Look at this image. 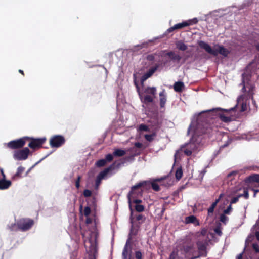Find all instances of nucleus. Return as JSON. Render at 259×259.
Here are the masks:
<instances>
[{"mask_svg": "<svg viewBox=\"0 0 259 259\" xmlns=\"http://www.w3.org/2000/svg\"><path fill=\"white\" fill-rule=\"evenodd\" d=\"M243 99V95L239 96L237 99V103L234 107L228 109L217 107L203 110L199 113L195 114L194 117L196 118V122L192 121L187 132L189 134L191 130L193 132V134L189 142L182 145L179 149L176 151L174 155L175 163L177 158H180L182 152L187 156H190L193 152L200 150L203 145L202 135L210 132L213 119L218 117L224 122L228 123L231 121L232 117L226 116L222 111L228 113L236 111L239 100Z\"/></svg>", "mask_w": 259, "mask_h": 259, "instance_id": "obj_1", "label": "nucleus"}, {"mask_svg": "<svg viewBox=\"0 0 259 259\" xmlns=\"http://www.w3.org/2000/svg\"><path fill=\"white\" fill-rule=\"evenodd\" d=\"M198 44L200 48L213 56H217L220 54L224 57H227L230 53V51L228 49L219 44H214L213 48L208 43L203 40L199 41Z\"/></svg>", "mask_w": 259, "mask_h": 259, "instance_id": "obj_2", "label": "nucleus"}, {"mask_svg": "<svg viewBox=\"0 0 259 259\" xmlns=\"http://www.w3.org/2000/svg\"><path fill=\"white\" fill-rule=\"evenodd\" d=\"M149 187V186L148 185V183H147V181H141L136 184V185L132 186L131 191L128 193L127 195L128 199V207L130 210L131 212V214H132L134 212V209L132 208V207L131 206V199L130 198V195H137L139 193L141 195L142 193V190L138 192H137L136 191L142 188L148 190Z\"/></svg>", "mask_w": 259, "mask_h": 259, "instance_id": "obj_3", "label": "nucleus"}, {"mask_svg": "<svg viewBox=\"0 0 259 259\" xmlns=\"http://www.w3.org/2000/svg\"><path fill=\"white\" fill-rule=\"evenodd\" d=\"M130 213H131V214H130V222H131V223L132 224V225H131V227L130 228V233L128 235L127 239L126 240L125 244L124 245L123 248L132 250V248L131 245V241L132 240V236H136L138 234V231H139V229L140 228V223H139V224H134L133 218V213L132 214H131V211H130Z\"/></svg>", "mask_w": 259, "mask_h": 259, "instance_id": "obj_4", "label": "nucleus"}, {"mask_svg": "<svg viewBox=\"0 0 259 259\" xmlns=\"http://www.w3.org/2000/svg\"><path fill=\"white\" fill-rule=\"evenodd\" d=\"M159 57H167L170 61L173 62L179 63L182 59L183 56L174 51H168L167 50H162L158 52Z\"/></svg>", "mask_w": 259, "mask_h": 259, "instance_id": "obj_5", "label": "nucleus"}, {"mask_svg": "<svg viewBox=\"0 0 259 259\" xmlns=\"http://www.w3.org/2000/svg\"><path fill=\"white\" fill-rule=\"evenodd\" d=\"M133 81L141 102L144 104L152 103L154 101L153 97L148 94L143 95V94L141 93L139 85V82L137 79L136 75L135 74H133Z\"/></svg>", "mask_w": 259, "mask_h": 259, "instance_id": "obj_6", "label": "nucleus"}, {"mask_svg": "<svg viewBox=\"0 0 259 259\" xmlns=\"http://www.w3.org/2000/svg\"><path fill=\"white\" fill-rule=\"evenodd\" d=\"M93 238L90 239V245L87 252L89 259H96L98 255V248L97 246V234H93Z\"/></svg>", "mask_w": 259, "mask_h": 259, "instance_id": "obj_7", "label": "nucleus"}, {"mask_svg": "<svg viewBox=\"0 0 259 259\" xmlns=\"http://www.w3.org/2000/svg\"><path fill=\"white\" fill-rule=\"evenodd\" d=\"M31 154L28 147H24L22 149L15 150L13 153V158L16 160H25Z\"/></svg>", "mask_w": 259, "mask_h": 259, "instance_id": "obj_8", "label": "nucleus"}, {"mask_svg": "<svg viewBox=\"0 0 259 259\" xmlns=\"http://www.w3.org/2000/svg\"><path fill=\"white\" fill-rule=\"evenodd\" d=\"M65 141V138L64 136L62 135H55L50 138L49 144L51 147L58 148L63 145Z\"/></svg>", "mask_w": 259, "mask_h": 259, "instance_id": "obj_9", "label": "nucleus"}, {"mask_svg": "<svg viewBox=\"0 0 259 259\" xmlns=\"http://www.w3.org/2000/svg\"><path fill=\"white\" fill-rule=\"evenodd\" d=\"M115 162H113L109 166L105 168L104 170L100 171L96 177L95 179L96 184L100 185L103 179H105L106 176L115 169Z\"/></svg>", "mask_w": 259, "mask_h": 259, "instance_id": "obj_10", "label": "nucleus"}, {"mask_svg": "<svg viewBox=\"0 0 259 259\" xmlns=\"http://www.w3.org/2000/svg\"><path fill=\"white\" fill-rule=\"evenodd\" d=\"M145 148V146L142 143L136 142L134 143L132 147L126 148V151L130 154L136 157L140 155Z\"/></svg>", "mask_w": 259, "mask_h": 259, "instance_id": "obj_11", "label": "nucleus"}, {"mask_svg": "<svg viewBox=\"0 0 259 259\" xmlns=\"http://www.w3.org/2000/svg\"><path fill=\"white\" fill-rule=\"evenodd\" d=\"M34 221L29 218H22L18 220V225L20 230L26 231L29 230L33 225Z\"/></svg>", "mask_w": 259, "mask_h": 259, "instance_id": "obj_12", "label": "nucleus"}, {"mask_svg": "<svg viewBox=\"0 0 259 259\" xmlns=\"http://www.w3.org/2000/svg\"><path fill=\"white\" fill-rule=\"evenodd\" d=\"M189 24H187L186 22H183L182 21L181 23H177L175 25H174L173 26L170 27L168 29L166 30V31L162 35H160L159 36H156L157 38H158V39H161L162 38H163L164 37L167 36L168 34L176 30H179L183 29L185 27H186L188 26Z\"/></svg>", "mask_w": 259, "mask_h": 259, "instance_id": "obj_13", "label": "nucleus"}, {"mask_svg": "<svg viewBox=\"0 0 259 259\" xmlns=\"http://www.w3.org/2000/svg\"><path fill=\"white\" fill-rule=\"evenodd\" d=\"M46 140L47 138L46 137L32 138V140L28 144V147L34 150L40 148L42 147V145Z\"/></svg>", "mask_w": 259, "mask_h": 259, "instance_id": "obj_14", "label": "nucleus"}, {"mask_svg": "<svg viewBox=\"0 0 259 259\" xmlns=\"http://www.w3.org/2000/svg\"><path fill=\"white\" fill-rule=\"evenodd\" d=\"M25 143V140L19 138L10 141L7 143V146L11 149H17L22 148Z\"/></svg>", "mask_w": 259, "mask_h": 259, "instance_id": "obj_15", "label": "nucleus"}, {"mask_svg": "<svg viewBox=\"0 0 259 259\" xmlns=\"http://www.w3.org/2000/svg\"><path fill=\"white\" fill-rule=\"evenodd\" d=\"M252 63H250L249 64L247 65L246 67V71L245 72H244L242 74V82L240 84V85H242V88L241 89L243 92H245L246 91L245 83V81L248 82L251 77L252 74L250 71H248L247 69L249 68V66L251 65Z\"/></svg>", "mask_w": 259, "mask_h": 259, "instance_id": "obj_16", "label": "nucleus"}, {"mask_svg": "<svg viewBox=\"0 0 259 259\" xmlns=\"http://www.w3.org/2000/svg\"><path fill=\"white\" fill-rule=\"evenodd\" d=\"M113 160V156L111 153H109L105 156L104 158L97 160L95 165L97 167L101 168L105 166L108 162Z\"/></svg>", "mask_w": 259, "mask_h": 259, "instance_id": "obj_17", "label": "nucleus"}, {"mask_svg": "<svg viewBox=\"0 0 259 259\" xmlns=\"http://www.w3.org/2000/svg\"><path fill=\"white\" fill-rule=\"evenodd\" d=\"M135 156H134L133 155L130 154L128 156H126L123 158L121 159V161L118 163H116V161L115 164V169L119 168L120 166L122 165H123L125 163H131L133 162H134L135 160Z\"/></svg>", "mask_w": 259, "mask_h": 259, "instance_id": "obj_18", "label": "nucleus"}, {"mask_svg": "<svg viewBox=\"0 0 259 259\" xmlns=\"http://www.w3.org/2000/svg\"><path fill=\"white\" fill-rule=\"evenodd\" d=\"M166 178V176L162 177L160 178H157L152 182H150L147 181V183H148L149 187L148 189H150L151 187L155 191H160V187L159 185L156 183V182H161L162 180L165 179Z\"/></svg>", "mask_w": 259, "mask_h": 259, "instance_id": "obj_19", "label": "nucleus"}, {"mask_svg": "<svg viewBox=\"0 0 259 259\" xmlns=\"http://www.w3.org/2000/svg\"><path fill=\"white\" fill-rule=\"evenodd\" d=\"M158 38L156 37H153L152 39H149L147 41H144L140 44L134 46L133 50L134 51H138L143 48H146L147 46L152 42H154L156 40H158Z\"/></svg>", "mask_w": 259, "mask_h": 259, "instance_id": "obj_20", "label": "nucleus"}, {"mask_svg": "<svg viewBox=\"0 0 259 259\" xmlns=\"http://www.w3.org/2000/svg\"><path fill=\"white\" fill-rule=\"evenodd\" d=\"M161 123L157 119H153L151 120L149 123V126L150 131L157 132L160 128Z\"/></svg>", "mask_w": 259, "mask_h": 259, "instance_id": "obj_21", "label": "nucleus"}, {"mask_svg": "<svg viewBox=\"0 0 259 259\" xmlns=\"http://www.w3.org/2000/svg\"><path fill=\"white\" fill-rule=\"evenodd\" d=\"M196 245L198 248L199 253H206L207 254V246L208 243L206 242H203L202 241H198L196 242Z\"/></svg>", "mask_w": 259, "mask_h": 259, "instance_id": "obj_22", "label": "nucleus"}, {"mask_svg": "<svg viewBox=\"0 0 259 259\" xmlns=\"http://www.w3.org/2000/svg\"><path fill=\"white\" fill-rule=\"evenodd\" d=\"M181 250L183 251L186 254H193L196 252L194 250V245L193 244L189 245H183L181 248Z\"/></svg>", "mask_w": 259, "mask_h": 259, "instance_id": "obj_23", "label": "nucleus"}, {"mask_svg": "<svg viewBox=\"0 0 259 259\" xmlns=\"http://www.w3.org/2000/svg\"><path fill=\"white\" fill-rule=\"evenodd\" d=\"M173 88L175 92H182L185 88L184 83L182 81H178L174 83Z\"/></svg>", "mask_w": 259, "mask_h": 259, "instance_id": "obj_24", "label": "nucleus"}, {"mask_svg": "<svg viewBox=\"0 0 259 259\" xmlns=\"http://www.w3.org/2000/svg\"><path fill=\"white\" fill-rule=\"evenodd\" d=\"M246 183H251L253 182L259 183V174H254L247 177L245 179Z\"/></svg>", "mask_w": 259, "mask_h": 259, "instance_id": "obj_25", "label": "nucleus"}, {"mask_svg": "<svg viewBox=\"0 0 259 259\" xmlns=\"http://www.w3.org/2000/svg\"><path fill=\"white\" fill-rule=\"evenodd\" d=\"M246 183H251L253 182L259 183V174H254L247 177L245 179Z\"/></svg>", "mask_w": 259, "mask_h": 259, "instance_id": "obj_26", "label": "nucleus"}, {"mask_svg": "<svg viewBox=\"0 0 259 259\" xmlns=\"http://www.w3.org/2000/svg\"><path fill=\"white\" fill-rule=\"evenodd\" d=\"M11 181L7 179H0V190L8 189L11 185Z\"/></svg>", "mask_w": 259, "mask_h": 259, "instance_id": "obj_27", "label": "nucleus"}, {"mask_svg": "<svg viewBox=\"0 0 259 259\" xmlns=\"http://www.w3.org/2000/svg\"><path fill=\"white\" fill-rule=\"evenodd\" d=\"M154 73L153 72V71L150 70V69L145 72L141 77L140 78V83L142 86H144V82L148 79L149 78H150L151 76H152V75Z\"/></svg>", "mask_w": 259, "mask_h": 259, "instance_id": "obj_28", "label": "nucleus"}, {"mask_svg": "<svg viewBox=\"0 0 259 259\" xmlns=\"http://www.w3.org/2000/svg\"><path fill=\"white\" fill-rule=\"evenodd\" d=\"M127 153L126 149L125 150H123L122 149L116 148L114 149V151L111 155L113 156V158L114 157H121L124 156Z\"/></svg>", "mask_w": 259, "mask_h": 259, "instance_id": "obj_29", "label": "nucleus"}, {"mask_svg": "<svg viewBox=\"0 0 259 259\" xmlns=\"http://www.w3.org/2000/svg\"><path fill=\"white\" fill-rule=\"evenodd\" d=\"M176 48L181 51H185L188 49V46L183 40H180L176 42Z\"/></svg>", "mask_w": 259, "mask_h": 259, "instance_id": "obj_30", "label": "nucleus"}, {"mask_svg": "<svg viewBox=\"0 0 259 259\" xmlns=\"http://www.w3.org/2000/svg\"><path fill=\"white\" fill-rule=\"evenodd\" d=\"M160 96V106L161 108H163L165 106L166 102V96L165 94V91L163 90L159 93Z\"/></svg>", "mask_w": 259, "mask_h": 259, "instance_id": "obj_31", "label": "nucleus"}, {"mask_svg": "<svg viewBox=\"0 0 259 259\" xmlns=\"http://www.w3.org/2000/svg\"><path fill=\"white\" fill-rule=\"evenodd\" d=\"M132 250L123 248L122 252V259H132Z\"/></svg>", "mask_w": 259, "mask_h": 259, "instance_id": "obj_32", "label": "nucleus"}, {"mask_svg": "<svg viewBox=\"0 0 259 259\" xmlns=\"http://www.w3.org/2000/svg\"><path fill=\"white\" fill-rule=\"evenodd\" d=\"M25 168L22 166H20L17 168V172L13 176V180H17L22 178L21 174L24 170Z\"/></svg>", "mask_w": 259, "mask_h": 259, "instance_id": "obj_33", "label": "nucleus"}, {"mask_svg": "<svg viewBox=\"0 0 259 259\" xmlns=\"http://www.w3.org/2000/svg\"><path fill=\"white\" fill-rule=\"evenodd\" d=\"M208 229L206 227L202 228L199 231H197L195 233L194 237L196 238H199L201 236H205L207 235Z\"/></svg>", "mask_w": 259, "mask_h": 259, "instance_id": "obj_34", "label": "nucleus"}, {"mask_svg": "<svg viewBox=\"0 0 259 259\" xmlns=\"http://www.w3.org/2000/svg\"><path fill=\"white\" fill-rule=\"evenodd\" d=\"M144 93H146L147 94H150L152 97L154 98L155 97V94L156 93V89L155 87H148L146 89L144 90Z\"/></svg>", "mask_w": 259, "mask_h": 259, "instance_id": "obj_35", "label": "nucleus"}, {"mask_svg": "<svg viewBox=\"0 0 259 259\" xmlns=\"http://www.w3.org/2000/svg\"><path fill=\"white\" fill-rule=\"evenodd\" d=\"M53 152H50L48 154H47L45 156L42 157L41 159H40L38 161L36 162L33 165H32L28 170L26 171L25 174V176H27L29 172L37 164H38L39 163H40L42 160H44L45 159H46L48 156H49L50 154L52 153Z\"/></svg>", "mask_w": 259, "mask_h": 259, "instance_id": "obj_36", "label": "nucleus"}, {"mask_svg": "<svg viewBox=\"0 0 259 259\" xmlns=\"http://www.w3.org/2000/svg\"><path fill=\"white\" fill-rule=\"evenodd\" d=\"M8 227L11 231H17L18 230H20L19 226L18 225V220L16 223H12L8 225Z\"/></svg>", "mask_w": 259, "mask_h": 259, "instance_id": "obj_37", "label": "nucleus"}, {"mask_svg": "<svg viewBox=\"0 0 259 259\" xmlns=\"http://www.w3.org/2000/svg\"><path fill=\"white\" fill-rule=\"evenodd\" d=\"M183 175V172L182 167H178L175 173L176 179L178 181L180 180L182 178Z\"/></svg>", "mask_w": 259, "mask_h": 259, "instance_id": "obj_38", "label": "nucleus"}, {"mask_svg": "<svg viewBox=\"0 0 259 259\" xmlns=\"http://www.w3.org/2000/svg\"><path fill=\"white\" fill-rule=\"evenodd\" d=\"M88 204L90 207L96 209L97 207V199L95 196H93L91 198V200L88 202Z\"/></svg>", "mask_w": 259, "mask_h": 259, "instance_id": "obj_39", "label": "nucleus"}, {"mask_svg": "<svg viewBox=\"0 0 259 259\" xmlns=\"http://www.w3.org/2000/svg\"><path fill=\"white\" fill-rule=\"evenodd\" d=\"M135 195H130V198L131 199V206H132L133 209V206H132V203H134L135 204H140V203H141L142 202V200L136 198Z\"/></svg>", "mask_w": 259, "mask_h": 259, "instance_id": "obj_40", "label": "nucleus"}, {"mask_svg": "<svg viewBox=\"0 0 259 259\" xmlns=\"http://www.w3.org/2000/svg\"><path fill=\"white\" fill-rule=\"evenodd\" d=\"M196 216L194 215H191L185 218V223L186 224H193L194 223V220L196 219Z\"/></svg>", "mask_w": 259, "mask_h": 259, "instance_id": "obj_41", "label": "nucleus"}, {"mask_svg": "<svg viewBox=\"0 0 259 259\" xmlns=\"http://www.w3.org/2000/svg\"><path fill=\"white\" fill-rule=\"evenodd\" d=\"M157 56H158V53L157 52L148 54L146 56V59L148 61L153 62L155 60V57Z\"/></svg>", "mask_w": 259, "mask_h": 259, "instance_id": "obj_42", "label": "nucleus"}, {"mask_svg": "<svg viewBox=\"0 0 259 259\" xmlns=\"http://www.w3.org/2000/svg\"><path fill=\"white\" fill-rule=\"evenodd\" d=\"M252 0H245L242 3V4L240 6L239 9L241 10L242 9H246V8L248 7L252 4Z\"/></svg>", "mask_w": 259, "mask_h": 259, "instance_id": "obj_43", "label": "nucleus"}, {"mask_svg": "<svg viewBox=\"0 0 259 259\" xmlns=\"http://www.w3.org/2000/svg\"><path fill=\"white\" fill-rule=\"evenodd\" d=\"M152 132V133L150 134L145 135V138L148 142H151L153 141L154 137L156 135V133L155 132Z\"/></svg>", "mask_w": 259, "mask_h": 259, "instance_id": "obj_44", "label": "nucleus"}, {"mask_svg": "<svg viewBox=\"0 0 259 259\" xmlns=\"http://www.w3.org/2000/svg\"><path fill=\"white\" fill-rule=\"evenodd\" d=\"M160 67H163L160 60L158 61V63H156L154 66L151 67L150 69L151 70L153 73L156 72L158 68Z\"/></svg>", "mask_w": 259, "mask_h": 259, "instance_id": "obj_45", "label": "nucleus"}, {"mask_svg": "<svg viewBox=\"0 0 259 259\" xmlns=\"http://www.w3.org/2000/svg\"><path fill=\"white\" fill-rule=\"evenodd\" d=\"M198 19L196 17L193 18V19H189L188 20L183 21V22H186L189 25L188 26L190 25L196 24L198 22Z\"/></svg>", "mask_w": 259, "mask_h": 259, "instance_id": "obj_46", "label": "nucleus"}, {"mask_svg": "<svg viewBox=\"0 0 259 259\" xmlns=\"http://www.w3.org/2000/svg\"><path fill=\"white\" fill-rule=\"evenodd\" d=\"M134 207L138 212H142L145 210V206L143 205L137 204Z\"/></svg>", "mask_w": 259, "mask_h": 259, "instance_id": "obj_47", "label": "nucleus"}, {"mask_svg": "<svg viewBox=\"0 0 259 259\" xmlns=\"http://www.w3.org/2000/svg\"><path fill=\"white\" fill-rule=\"evenodd\" d=\"M247 240H248V239L247 238L246 239V241H245V247H244L242 252L241 253H240V254L237 255V256H236V259H242L243 258V255L244 253L245 252V251L246 250L247 251L249 250V249H246Z\"/></svg>", "mask_w": 259, "mask_h": 259, "instance_id": "obj_48", "label": "nucleus"}, {"mask_svg": "<svg viewBox=\"0 0 259 259\" xmlns=\"http://www.w3.org/2000/svg\"><path fill=\"white\" fill-rule=\"evenodd\" d=\"M233 139L232 138L229 137L226 141H225V143L221 145L220 147V148L222 150L223 148L227 147L232 142Z\"/></svg>", "mask_w": 259, "mask_h": 259, "instance_id": "obj_49", "label": "nucleus"}, {"mask_svg": "<svg viewBox=\"0 0 259 259\" xmlns=\"http://www.w3.org/2000/svg\"><path fill=\"white\" fill-rule=\"evenodd\" d=\"M139 130L140 131H145V132H150V131L149 125H146L144 124H140L139 126Z\"/></svg>", "mask_w": 259, "mask_h": 259, "instance_id": "obj_50", "label": "nucleus"}, {"mask_svg": "<svg viewBox=\"0 0 259 259\" xmlns=\"http://www.w3.org/2000/svg\"><path fill=\"white\" fill-rule=\"evenodd\" d=\"M162 58H163L162 60H160V61L162 66L163 67H164L166 65H167V64H168L171 61H170V59H169V58L167 57H164Z\"/></svg>", "mask_w": 259, "mask_h": 259, "instance_id": "obj_51", "label": "nucleus"}, {"mask_svg": "<svg viewBox=\"0 0 259 259\" xmlns=\"http://www.w3.org/2000/svg\"><path fill=\"white\" fill-rule=\"evenodd\" d=\"M217 205L215 203H212L210 207L208 208V215L210 216L211 214H213L215 207Z\"/></svg>", "mask_w": 259, "mask_h": 259, "instance_id": "obj_52", "label": "nucleus"}, {"mask_svg": "<svg viewBox=\"0 0 259 259\" xmlns=\"http://www.w3.org/2000/svg\"><path fill=\"white\" fill-rule=\"evenodd\" d=\"M238 196H239V198L241 197H244L245 199H248L249 198V193L248 190L247 189H244L243 193L239 194V195H238Z\"/></svg>", "mask_w": 259, "mask_h": 259, "instance_id": "obj_53", "label": "nucleus"}, {"mask_svg": "<svg viewBox=\"0 0 259 259\" xmlns=\"http://www.w3.org/2000/svg\"><path fill=\"white\" fill-rule=\"evenodd\" d=\"M224 213L221 214L220 217V220L224 224H226L228 220V218Z\"/></svg>", "mask_w": 259, "mask_h": 259, "instance_id": "obj_54", "label": "nucleus"}, {"mask_svg": "<svg viewBox=\"0 0 259 259\" xmlns=\"http://www.w3.org/2000/svg\"><path fill=\"white\" fill-rule=\"evenodd\" d=\"M252 248L255 253H259V245L257 243H253L252 244Z\"/></svg>", "mask_w": 259, "mask_h": 259, "instance_id": "obj_55", "label": "nucleus"}, {"mask_svg": "<svg viewBox=\"0 0 259 259\" xmlns=\"http://www.w3.org/2000/svg\"><path fill=\"white\" fill-rule=\"evenodd\" d=\"M92 192L89 189H84L83 192V195L84 197H89L91 196Z\"/></svg>", "mask_w": 259, "mask_h": 259, "instance_id": "obj_56", "label": "nucleus"}, {"mask_svg": "<svg viewBox=\"0 0 259 259\" xmlns=\"http://www.w3.org/2000/svg\"><path fill=\"white\" fill-rule=\"evenodd\" d=\"M91 207H90L89 206H85L84 209V214L86 217H89L91 213Z\"/></svg>", "mask_w": 259, "mask_h": 259, "instance_id": "obj_57", "label": "nucleus"}, {"mask_svg": "<svg viewBox=\"0 0 259 259\" xmlns=\"http://www.w3.org/2000/svg\"><path fill=\"white\" fill-rule=\"evenodd\" d=\"M232 210V205L230 204L227 207V208L224 210L223 213H224L225 214L229 215L230 214Z\"/></svg>", "mask_w": 259, "mask_h": 259, "instance_id": "obj_58", "label": "nucleus"}, {"mask_svg": "<svg viewBox=\"0 0 259 259\" xmlns=\"http://www.w3.org/2000/svg\"><path fill=\"white\" fill-rule=\"evenodd\" d=\"M135 256L136 259H142V253L140 250L136 251Z\"/></svg>", "mask_w": 259, "mask_h": 259, "instance_id": "obj_59", "label": "nucleus"}, {"mask_svg": "<svg viewBox=\"0 0 259 259\" xmlns=\"http://www.w3.org/2000/svg\"><path fill=\"white\" fill-rule=\"evenodd\" d=\"M214 231L215 234H217L219 236H221L222 234V230L220 227V226H218L215 227L214 229Z\"/></svg>", "mask_w": 259, "mask_h": 259, "instance_id": "obj_60", "label": "nucleus"}, {"mask_svg": "<svg viewBox=\"0 0 259 259\" xmlns=\"http://www.w3.org/2000/svg\"><path fill=\"white\" fill-rule=\"evenodd\" d=\"M247 110V104L245 102H243L241 103V108L240 110V112H243Z\"/></svg>", "mask_w": 259, "mask_h": 259, "instance_id": "obj_61", "label": "nucleus"}, {"mask_svg": "<svg viewBox=\"0 0 259 259\" xmlns=\"http://www.w3.org/2000/svg\"><path fill=\"white\" fill-rule=\"evenodd\" d=\"M201 256L206 257V253H199L198 255H197V256H192L189 259H197L198 258H200Z\"/></svg>", "mask_w": 259, "mask_h": 259, "instance_id": "obj_62", "label": "nucleus"}, {"mask_svg": "<svg viewBox=\"0 0 259 259\" xmlns=\"http://www.w3.org/2000/svg\"><path fill=\"white\" fill-rule=\"evenodd\" d=\"M255 228H257V229L259 230V216L258 219L256 221L255 224L251 228V231L254 230Z\"/></svg>", "mask_w": 259, "mask_h": 259, "instance_id": "obj_63", "label": "nucleus"}, {"mask_svg": "<svg viewBox=\"0 0 259 259\" xmlns=\"http://www.w3.org/2000/svg\"><path fill=\"white\" fill-rule=\"evenodd\" d=\"M239 199V197L238 195L236 197H233L231 200L230 204L232 205V204L236 203V202H237L238 201Z\"/></svg>", "mask_w": 259, "mask_h": 259, "instance_id": "obj_64", "label": "nucleus"}]
</instances>
